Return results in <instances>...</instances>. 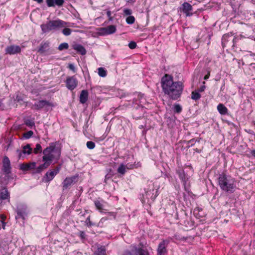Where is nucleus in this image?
Listing matches in <instances>:
<instances>
[{"label": "nucleus", "mask_w": 255, "mask_h": 255, "mask_svg": "<svg viewBox=\"0 0 255 255\" xmlns=\"http://www.w3.org/2000/svg\"><path fill=\"white\" fill-rule=\"evenodd\" d=\"M204 88H205V87H201V88H200V92H203V91H204Z\"/></svg>", "instance_id": "864d4df0"}, {"label": "nucleus", "mask_w": 255, "mask_h": 255, "mask_svg": "<svg viewBox=\"0 0 255 255\" xmlns=\"http://www.w3.org/2000/svg\"><path fill=\"white\" fill-rule=\"evenodd\" d=\"M49 42H44L40 44V47L38 50V52L40 54H43L48 50L49 47Z\"/></svg>", "instance_id": "f3484780"}, {"label": "nucleus", "mask_w": 255, "mask_h": 255, "mask_svg": "<svg viewBox=\"0 0 255 255\" xmlns=\"http://www.w3.org/2000/svg\"><path fill=\"white\" fill-rule=\"evenodd\" d=\"M66 87L70 90H73L77 86L78 81L74 76L68 77L66 81Z\"/></svg>", "instance_id": "6e6552de"}, {"label": "nucleus", "mask_w": 255, "mask_h": 255, "mask_svg": "<svg viewBox=\"0 0 255 255\" xmlns=\"http://www.w3.org/2000/svg\"><path fill=\"white\" fill-rule=\"evenodd\" d=\"M123 255H133L129 251H126L123 254Z\"/></svg>", "instance_id": "c03bdc74"}, {"label": "nucleus", "mask_w": 255, "mask_h": 255, "mask_svg": "<svg viewBox=\"0 0 255 255\" xmlns=\"http://www.w3.org/2000/svg\"><path fill=\"white\" fill-rule=\"evenodd\" d=\"M118 172L122 174H124L126 172V166L124 164H121L118 169Z\"/></svg>", "instance_id": "a878e982"}, {"label": "nucleus", "mask_w": 255, "mask_h": 255, "mask_svg": "<svg viewBox=\"0 0 255 255\" xmlns=\"http://www.w3.org/2000/svg\"><path fill=\"white\" fill-rule=\"evenodd\" d=\"M10 160L7 156H5L2 160V171L6 174H9L10 172Z\"/></svg>", "instance_id": "9b49d317"}, {"label": "nucleus", "mask_w": 255, "mask_h": 255, "mask_svg": "<svg viewBox=\"0 0 255 255\" xmlns=\"http://www.w3.org/2000/svg\"><path fill=\"white\" fill-rule=\"evenodd\" d=\"M174 111L177 113H180L182 111V108L179 104H176L174 107Z\"/></svg>", "instance_id": "473e14b6"}, {"label": "nucleus", "mask_w": 255, "mask_h": 255, "mask_svg": "<svg viewBox=\"0 0 255 255\" xmlns=\"http://www.w3.org/2000/svg\"><path fill=\"white\" fill-rule=\"evenodd\" d=\"M32 148L30 147L29 144H27L23 147V150L21 152L20 150H17V152H18L19 154V158H20L22 155V153L25 154L27 153L28 154H30L31 153Z\"/></svg>", "instance_id": "a211bd4d"}, {"label": "nucleus", "mask_w": 255, "mask_h": 255, "mask_svg": "<svg viewBox=\"0 0 255 255\" xmlns=\"http://www.w3.org/2000/svg\"><path fill=\"white\" fill-rule=\"evenodd\" d=\"M95 205L96 208L101 212H102L104 209L103 208V204L99 201H95Z\"/></svg>", "instance_id": "393cba45"}, {"label": "nucleus", "mask_w": 255, "mask_h": 255, "mask_svg": "<svg viewBox=\"0 0 255 255\" xmlns=\"http://www.w3.org/2000/svg\"><path fill=\"white\" fill-rule=\"evenodd\" d=\"M86 145L87 147L90 149H92L94 148V147H95V143L91 141H89L87 142Z\"/></svg>", "instance_id": "2f4dec72"}, {"label": "nucleus", "mask_w": 255, "mask_h": 255, "mask_svg": "<svg viewBox=\"0 0 255 255\" xmlns=\"http://www.w3.org/2000/svg\"><path fill=\"white\" fill-rule=\"evenodd\" d=\"M236 187L235 180L233 178L228 179L224 174V191L233 193Z\"/></svg>", "instance_id": "39448f33"}, {"label": "nucleus", "mask_w": 255, "mask_h": 255, "mask_svg": "<svg viewBox=\"0 0 255 255\" xmlns=\"http://www.w3.org/2000/svg\"><path fill=\"white\" fill-rule=\"evenodd\" d=\"M6 219V216L4 215H0V221L1 222L2 224H5L4 221Z\"/></svg>", "instance_id": "ea45409f"}, {"label": "nucleus", "mask_w": 255, "mask_h": 255, "mask_svg": "<svg viewBox=\"0 0 255 255\" xmlns=\"http://www.w3.org/2000/svg\"><path fill=\"white\" fill-rule=\"evenodd\" d=\"M227 111H228L227 108L224 106V115H225L226 114Z\"/></svg>", "instance_id": "3c124183"}, {"label": "nucleus", "mask_w": 255, "mask_h": 255, "mask_svg": "<svg viewBox=\"0 0 255 255\" xmlns=\"http://www.w3.org/2000/svg\"><path fill=\"white\" fill-rule=\"evenodd\" d=\"M168 242L167 241L163 240L161 242L157 249V255H166L167 254V247Z\"/></svg>", "instance_id": "0eeeda50"}, {"label": "nucleus", "mask_w": 255, "mask_h": 255, "mask_svg": "<svg viewBox=\"0 0 255 255\" xmlns=\"http://www.w3.org/2000/svg\"><path fill=\"white\" fill-rule=\"evenodd\" d=\"M5 224H2V228L4 229L5 228Z\"/></svg>", "instance_id": "5fc2aeb1"}, {"label": "nucleus", "mask_w": 255, "mask_h": 255, "mask_svg": "<svg viewBox=\"0 0 255 255\" xmlns=\"http://www.w3.org/2000/svg\"><path fill=\"white\" fill-rule=\"evenodd\" d=\"M131 13H132V11L130 9L125 8L124 10V14L125 15L130 16V15L131 14Z\"/></svg>", "instance_id": "c9c22d12"}, {"label": "nucleus", "mask_w": 255, "mask_h": 255, "mask_svg": "<svg viewBox=\"0 0 255 255\" xmlns=\"http://www.w3.org/2000/svg\"><path fill=\"white\" fill-rule=\"evenodd\" d=\"M239 39V38H234L233 40V43H234V45L237 43V42L238 41V40Z\"/></svg>", "instance_id": "49530a36"}, {"label": "nucleus", "mask_w": 255, "mask_h": 255, "mask_svg": "<svg viewBox=\"0 0 255 255\" xmlns=\"http://www.w3.org/2000/svg\"><path fill=\"white\" fill-rule=\"evenodd\" d=\"M73 23H70L61 19L50 20L45 24L41 25L43 32L51 30H57L65 27H73Z\"/></svg>", "instance_id": "7ed1b4c3"}, {"label": "nucleus", "mask_w": 255, "mask_h": 255, "mask_svg": "<svg viewBox=\"0 0 255 255\" xmlns=\"http://www.w3.org/2000/svg\"><path fill=\"white\" fill-rule=\"evenodd\" d=\"M132 247L136 255H149L148 251L147 249H144L143 245L141 243L139 244L138 247L135 246H133Z\"/></svg>", "instance_id": "1a4fd4ad"}, {"label": "nucleus", "mask_w": 255, "mask_h": 255, "mask_svg": "<svg viewBox=\"0 0 255 255\" xmlns=\"http://www.w3.org/2000/svg\"><path fill=\"white\" fill-rule=\"evenodd\" d=\"M77 179V176L66 177L63 182V187L64 189L69 188L73 182H75Z\"/></svg>", "instance_id": "f8f14e48"}, {"label": "nucleus", "mask_w": 255, "mask_h": 255, "mask_svg": "<svg viewBox=\"0 0 255 255\" xmlns=\"http://www.w3.org/2000/svg\"><path fill=\"white\" fill-rule=\"evenodd\" d=\"M33 134V132L32 131L30 130L28 131L23 134V136L25 138H30Z\"/></svg>", "instance_id": "72a5a7b5"}, {"label": "nucleus", "mask_w": 255, "mask_h": 255, "mask_svg": "<svg viewBox=\"0 0 255 255\" xmlns=\"http://www.w3.org/2000/svg\"><path fill=\"white\" fill-rule=\"evenodd\" d=\"M68 68L70 70H72L73 72H75V67L73 64H69L68 65Z\"/></svg>", "instance_id": "79ce46f5"}, {"label": "nucleus", "mask_w": 255, "mask_h": 255, "mask_svg": "<svg viewBox=\"0 0 255 255\" xmlns=\"http://www.w3.org/2000/svg\"><path fill=\"white\" fill-rule=\"evenodd\" d=\"M42 151V147L40 144L37 143L36 145V147L33 149V152L35 154H37L39 152H41Z\"/></svg>", "instance_id": "c85d7f7f"}, {"label": "nucleus", "mask_w": 255, "mask_h": 255, "mask_svg": "<svg viewBox=\"0 0 255 255\" xmlns=\"http://www.w3.org/2000/svg\"><path fill=\"white\" fill-rule=\"evenodd\" d=\"M61 169V165L56 166L53 170L47 171L44 176V180L46 182H49L52 180L55 176L58 174Z\"/></svg>", "instance_id": "423d86ee"}, {"label": "nucleus", "mask_w": 255, "mask_h": 255, "mask_svg": "<svg viewBox=\"0 0 255 255\" xmlns=\"http://www.w3.org/2000/svg\"><path fill=\"white\" fill-rule=\"evenodd\" d=\"M73 48L80 53L81 55H85L86 53V49L84 47L80 44H75L73 46Z\"/></svg>", "instance_id": "aec40b11"}, {"label": "nucleus", "mask_w": 255, "mask_h": 255, "mask_svg": "<svg viewBox=\"0 0 255 255\" xmlns=\"http://www.w3.org/2000/svg\"><path fill=\"white\" fill-rule=\"evenodd\" d=\"M183 11L186 14L187 16H191L192 13L191 11L192 10V5L188 2H184L182 4Z\"/></svg>", "instance_id": "dca6fc26"}, {"label": "nucleus", "mask_w": 255, "mask_h": 255, "mask_svg": "<svg viewBox=\"0 0 255 255\" xmlns=\"http://www.w3.org/2000/svg\"><path fill=\"white\" fill-rule=\"evenodd\" d=\"M251 154L253 156L255 157V150H253L251 151Z\"/></svg>", "instance_id": "8fccbe9b"}, {"label": "nucleus", "mask_w": 255, "mask_h": 255, "mask_svg": "<svg viewBox=\"0 0 255 255\" xmlns=\"http://www.w3.org/2000/svg\"><path fill=\"white\" fill-rule=\"evenodd\" d=\"M107 29L108 30L107 33L109 34L114 33L116 30V26L113 25L108 26V27H107Z\"/></svg>", "instance_id": "5701e85b"}, {"label": "nucleus", "mask_w": 255, "mask_h": 255, "mask_svg": "<svg viewBox=\"0 0 255 255\" xmlns=\"http://www.w3.org/2000/svg\"><path fill=\"white\" fill-rule=\"evenodd\" d=\"M217 108H218V110L220 113V114L222 115L223 114V104H220L218 105Z\"/></svg>", "instance_id": "4c0bfd02"}, {"label": "nucleus", "mask_w": 255, "mask_h": 255, "mask_svg": "<svg viewBox=\"0 0 255 255\" xmlns=\"http://www.w3.org/2000/svg\"><path fill=\"white\" fill-rule=\"evenodd\" d=\"M88 97V93L86 90H82L80 95V102L82 104H84L87 101Z\"/></svg>", "instance_id": "6ab92c4d"}, {"label": "nucleus", "mask_w": 255, "mask_h": 255, "mask_svg": "<svg viewBox=\"0 0 255 255\" xmlns=\"http://www.w3.org/2000/svg\"><path fill=\"white\" fill-rule=\"evenodd\" d=\"M87 220H89V222L87 223L88 225L89 226H91L92 225V224L90 220V218H87Z\"/></svg>", "instance_id": "09e8293b"}, {"label": "nucleus", "mask_w": 255, "mask_h": 255, "mask_svg": "<svg viewBox=\"0 0 255 255\" xmlns=\"http://www.w3.org/2000/svg\"><path fill=\"white\" fill-rule=\"evenodd\" d=\"M43 154L42 161L44 163L39 166L38 171L47 168L53 160H58L60 158L61 151L60 149L56 148V143L52 142L43 150Z\"/></svg>", "instance_id": "f03ea898"}, {"label": "nucleus", "mask_w": 255, "mask_h": 255, "mask_svg": "<svg viewBox=\"0 0 255 255\" xmlns=\"http://www.w3.org/2000/svg\"><path fill=\"white\" fill-rule=\"evenodd\" d=\"M98 247V249L97 251H95L94 255H106V250L104 247L101 246L99 247Z\"/></svg>", "instance_id": "412c9836"}, {"label": "nucleus", "mask_w": 255, "mask_h": 255, "mask_svg": "<svg viewBox=\"0 0 255 255\" xmlns=\"http://www.w3.org/2000/svg\"><path fill=\"white\" fill-rule=\"evenodd\" d=\"M209 76H210V72H209L205 76L204 79L207 80V79H208L209 77Z\"/></svg>", "instance_id": "de8ad7c7"}, {"label": "nucleus", "mask_w": 255, "mask_h": 255, "mask_svg": "<svg viewBox=\"0 0 255 255\" xmlns=\"http://www.w3.org/2000/svg\"><path fill=\"white\" fill-rule=\"evenodd\" d=\"M69 47V45L67 43H62L60 44L58 46V50L62 51L64 49H67Z\"/></svg>", "instance_id": "cd10ccee"}, {"label": "nucleus", "mask_w": 255, "mask_h": 255, "mask_svg": "<svg viewBox=\"0 0 255 255\" xmlns=\"http://www.w3.org/2000/svg\"><path fill=\"white\" fill-rule=\"evenodd\" d=\"M201 97L200 94L196 92V91H193L191 94V98L193 100H199Z\"/></svg>", "instance_id": "b1692460"}, {"label": "nucleus", "mask_w": 255, "mask_h": 255, "mask_svg": "<svg viewBox=\"0 0 255 255\" xmlns=\"http://www.w3.org/2000/svg\"><path fill=\"white\" fill-rule=\"evenodd\" d=\"M107 16L109 17V20L110 21L112 20L113 17L111 16V12L110 10H108L107 12Z\"/></svg>", "instance_id": "a19ab883"}, {"label": "nucleus", "mask_w": 255, "mask_h": 255, "mask_svg": "<svg viewBox=\"0 0 255 255\" xmlns=\"http://www.w3.org/2000/svg\"><path fill=\"white\" fill-rule=\"evenodd\" d=\"M135 21V18L133 16H129L126 18V22L128 24H133Z\"/></svg>", "instance_id": "c756f323"}, {"label": "nucleus", "mask_w": 255, "mask_h": 255, "mask_svg": "<svg viewBox=\"0 0 255 255\" xmlns=\"http://www.w3.org/2000/svg\"><path fill=\"white\" fill-rule=\"evenodd\" d=\"M84 235H85V234L83 232H82L81 233V236L82 238H84Z\"/></svg>", "instance_id": "603ef678"}, {"label": "nucleus", "mask_w": 255, "mask_h": 255, "mask_svg": "<svg viewBox=\"0 0 255 255\" xmlns=\"http://www.w3.org/2000/svg\"><path fill=\"white\" fill-rule=\"evenodd\" d=\"M128 46L131 49H134L136 47V43L135 42L131 41L128 44Z\"/></svg>", "instance_id": "e433bc0d"}, {"label": "nucleus", "mask_w": 255, "mask_h": 255, "mask_svg": "<svg viewBox=\"0 0 255 255\" xmlns=\"http://www.w3.org/2000/svg\"><path fill=\"white\" fill-rule=\"evenodd\" d=\"M202 211V209H200L199 208H196L195 210H194V214L196 215V216H198V214H199V212H201ZM204 216L203 214H201V215H199V217H203Z\"/></svg>", "instance_id": "f704fd0d"}, {"label": "nucleus", "mask_w": 255, "mask_h": 255, "mask_svg": "<svg viewBox=\"0 0 255 255\" xmlns=\"http://www.w3.org/2000/svg\"><path fill=\"white\" fill-rule=\"evenodd\" d=\"M54 105L47 101L41 100L39 101L37 103H35L34 105V109L35 110H39L44 107H53Z\"/></svg>", "instance_id": "ddd939ff"}, {"label": "nucleus", "mask_w": 255, "mask_h": 255, "mask_svg": "<svg viewBox=\"0 0 255 255\" xmlns=\"http://www.w3.org/2000/svg\"><path fill=\"white\" fill-rule=\"evenodd\" d=\"M98 74L100 76L104 77L107 75V71L105 70L104 68L102 67L99 68L98 69Z\"/></svg>", "instance_id": "4be33fe9"}, {"label": "nucleus", "mask_w": 255, "mask_h": 255, "mask_svg": "<svg viewBox=\"0 0 255 255\" xmlns=\"http://www.w3.org/2000/svg\"><path fill=\"white\" fill-rule=\"evenodd\" d=\"M161 84L163 92L173 100L179 98L183 90V84L181 82H174L173 77L165 74L161 79Z\"/></svg>", "instance_id": "f257e3e1"}, {"label": "nucleus", "mask_w": 255, "mask_h": 255, "mask_svg": "<svg viewBox=\"0 0 255 255\" xmlns=\"http://www.w3.org/2000/svg\"><path fill=\"white\" fill-rule=\"evenodd\" d=\"M25 124H26V125H27L28 126H33L34 125L33 123L29 121H27Z\"/></svg>", "instance_id": "a18cd8bd"}, {"label": "nucleus", "mask_w": 255, "mask_h": 255, "mask_svg": "<svg viewBox=\"0 0 255 255\" xmlns=\"http://www.w3.org/2000/svg\"><path fill=\"white\" fill-rule=\"evenodd\" d=\"M63 28H64L63 29L62 32L64 35L68 36L71 34L72 32V30L71 29L68 28V27H65Z\"/></svg>", "instance_id": "bb28decb"}, {"label": "nucleus", "mask_w": 255, "mask_h": 255, "mask_svg": "<svg viewBox=\"0 0 255 255\" xmlns=\"http://www.w3.org/2000/svg\"><path fill=\"white\" fill-rule=\"evenodd\" d=\"M17 216L16 217V218H21L23 219H24V215L25 214L24 211H22L21 210H17Z\"/></svg>", "instance_id": "7c9ffc66"}, {"label": "nucleus", "mask_w": 255, "mask_h": 255, "mask_svg": "<svg viewBox=\"0 0 255 255\" xmlns=\"http://www.w3.org/2000/svg\"><path fill=\"white\" fill-rule=\"evenodd\" d=\"M36 164L34 162L23 163L20 165V169L22 171H31L32 174H37L41 173L43 170L38 171V167H36Z\"/></svg>", "instance_id": "20e7f679"}, {"label": "nucleus", "mask_w": 255, "mask_h": 255, "mask_svg": "<svg viewBox=\"0 0 255 255\" xmlns=\"http://www.w3.org/2000/svg\"><path fill=\"white\" fill-rule=\"evenodd\" d=\"M10 195L8 190L3 187L0 190V200H8L9 201Z\"/></svg>", "instance_id": "4468645a"}, {"label": "nucleus", "mask_w": 255, "mask_h": 255, "mask_svg": "<svg viewBox=\"0 0 255 255\" xmlns=\"http://www.w3.org/2000/svg\"><path fill=\"white\" fill-rule=\"evenodd\" d=\"M99 31H100V32L101 33H102V34H108L107 33V32H108L107 27L101 28L99 30Z\"/></svg>", "instance_id": "58836bf2"}, {"label": "nucleus", "mask_w": 255, "mask_h": 255, "mask_svg": "<svg viewBox=\"0 0 255 255\" xmlns=\"http://www.w3.org/2000/svg\"><path fill=\"white\" fill-rule=\"evenodd\" d=\"M21 52V48L18 45H11L5 48V54L12 55L19 53Z\"/></svg>", "instance_id": "9d476101"}, {"label": "nucleus", "mask_w": 255, "mask_h": 255, "mask_svg": "<svg viewBox=\"0 0 255 255\" xmlns=\"http://www.w3.org/2000/svg\"><path fill=\"white\" fill-rule=\"evenodd\" d=\"M219 184L220 185L221 188H223V180H222V179L221 177H220L219 178Z\"/></svg>", "instance_id": "37998d69"}, {"label": "nucleus", "mask_w": 255, "mask_h": 255, "mask_svg": "<svg viewBox=\"0 0 255 255\" xmlns=\"http://www.w3.org/2000/svg\"><path fill=\"white\" fill-rule=\"evenodd\" d=\"M47 5L48 7H53L55 5L58 6L63 5L64 0H46Z\"/></svg>", "instance_id": "2eb2a0df"}]
</instances>
